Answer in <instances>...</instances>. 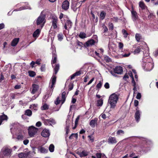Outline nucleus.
Instances as JSON below:
<instances>
[{
	"mask_svg": "<svg viewBox=\"0 0 158 158\" xmlns=\"http://www.w3.org/2000/svg\"><path fill=\"white\" fill-rule=\"evenodd\" d=\"M27 9H31V8L29 6H24L20 7L18 9H16L14 11H21V10H23Z\"/></svg>",
	"mask_w": 158,
	"mask_h": 158,
	"instance_id": "nucleus-21",
	"label": "nucleus"
},
{
	"mask_svg": "<svg viewBox=\"0 0 158 158\" xmlns=\"http://www.w3.org/2000/svg\"><path fill=\"white\" fill-rule=\"evenodd\" d=\"M24 135L22 133H20L18 134L17 135V139L18 140H22L23 139Z\"/></svg>",
	"mask_w": 158,
	"mask_h": 158,
	"instance_id": "nucleus-28",
	"label": "nucleus"
},
{
	"mask_svg": "<svg viewBox=\"0 0 158 158\" xmlns=\"http://www.w3.org/2000/svg\"><path fill=\"white\" fill-rule=\"evenodd\" d=\"M49 107V106L47 104H44L41 107V108L42 110H45L48 109Z\"/></svg>",
	"mask_w": 158,
	"mask_h": 158,
	"instance_id": "nucleus-32",
	"label": "nucleus"
},
{
	"mask_svg": "<svg viewBox=\"0 0 158 158\" xmlns=\"http://www.w3.org/2000/svg\"><path fill=\"white\" fill-rule=\"evenodd\" d=\"M50 133L48 129H44L41 132V135L44 137H48L49 136Z\"/></svg>",
	"mask_w": 158,
	"mask_h": 158,
	"instance_id": "nucleus-14",
	"label": "nucleus"
},
{
	"mask_svg": "<svg viewBox=\"0 0 158 158\" xmlns=\"http://www.w3.org/2000/svg\"><path fill=\"white\" fill-rule=\"evenodd\" d=\"M39 88V86L38 85L35 84H33L31 93L33 94H34L38 90Z\"/></svg>",
	"mask_w": 158,
	"mask_h": 158,
	"instance_id": "nucleus-17",
	"label": "nucleus"
},
{
	"mask_svg": "<svg viewBox=\"0 0 158 158\" xmlns=\"http://www.w3.org/2000/svg\"><path fill=\"white\" fill-rule=\"evenodd\" d=\"M97 118H95L94 119L91 120L89 123V125L90 126L93 127H95L96 124H97Z\"/></svg>",
	"mask_w": 158,
	"mask_h": 158,
	"instance_id": "nucleus-20",
	"label": "nucleus"
},
{
	"mask_svg": "<svg viewBox=\"0 0 158 158\" xmlns=\"http://www.w3.org/2000/svg\"><path fill=\"white\" fill-rule=\"evenodd\" d=\"M88 137L89 138V140L91 142H92L94 141V137L92 135H88Z\"/></svg>",
	"mask_w": 158,
	"mask_h": 158,
	"instance_id": "nucleus-48",
	"label": "nucleus"
},
{
	"mask_svg": "<svg viewBox=\"0 0 158 158\" xmlns=\"http://www.w3.org/2000/svg\"><path fill=\"white\" fill-rule=\"evenodd\" d=\"M57 18L56 16H53L52 17V28L53 27V28L56 29L57 28Z\"/></svg>",
	"mask_w": 158,
	"mask_h": 158,
	"instance_id": "nucleus-9",
	"label": "nucleus"
},
{
	"mask_svg": "<svg viewBox=\"0 0 158 158\" xmlns=\"http://www.w3.org/2000/svg\"><path fill=\"white\" fill-rule=\"evenodd\" d=\"M146 63L145 65L144 69L148 71L151 70L154 67V63L152 58L148 57L147 58Z\"/></svg>",
	"mask_w": 158,
	"mask_h": 158,
	"instance_id": "nucleus-3",
	"label": "nucleus"
},
{
	"mask_svg": "<svg viewBox=\"0 0 158 158\" xmlns=\"http://www.w3.org/2000/svg\"><path fill=\"white\" fill-rule=\"evenodd\" d=\"M25 114L28 116H31L32 114V111L30 110H27L25 111Z\"/></svg>",
	"mask_w": 158,
	"mask_h": 158,
	"instance_id": "nucleus-42",
	"label": "nucleus"
},
{
	"mask_svg": "<svg viewBox=\"0 0 158 158\" xmlns=\"http://www.w3.org/2000/svg\"><path fill=\"white\" fill-rule=\"evenodd\" d=\"M12 150L8 148H3L0 154V158H9L10 155Z\"/></svg>",
	"mask_w": 158,
	"mask_h": 158,
	"instance_id": "nucleus-2",
	"label": "nucleus"
},
{
	"mask_svg": "<svg viewBox=\"0 0 158 158\" xmlns=\"http://www.w3.org/2000/svg\"><path fill=\"white\" fill-rule=\"evenodd\" d=\"M44 123L45 125H48L49 124V119H44Z\"/></svg>",
	"mask_w": 158,
	"mask_h": 158,
	"instance_id": "nucleus-53",
	"label": "nucleus"
},
{
	"mask_svg": "<svg viewBox=\"0 0 158 158\" xmlns=\"http://www.w3.org/2000/svg\"><path fill=\"white\" fill-rule=\"evenodd\" d=\"M37 106L38 105L36 104H32L30 106V108L32 110H33L35 111H36L38 109Z\"/></svg>",
	"mask_w": 158,
	"mask_h": 158,
	"instance_id": "nucleus-30",
	"label": "nucleus"
},
{
	"mask_svg": "<svg viewBox=\"0 0 158 158\" xmlns=\"http://www.w3.org/2000/svg\"><path fill=\"white\" fill-rule=\"evenodd\" d=\"M116 48V45L115 44H113L110 47V49H112L115 52V48Z\"/></svg>",
	"mask_w": 158,
	"mask_h": 158,
	"instance_id": "nucleus-49",
	"label": "nucleus"
},
{
	"mask_svg": "<svg viewBox=\"0 0 158 158\" xmlns=\"http://www.w3.org/2000/svg\"><path fill=\"white\" fill-rule=\"evenodd\" d=\"M104 59L105 60L106 62H109L111 61V59L107 56H105L104 57Z\"/></svg>",
	"mask_w": 158,
	"mask_h": 158,
	"instance_id": "nucleus-47",
	"label": "nucleus"
},
{
	"mask_svg": "<svg viewBox=\"0 0 158 158\" xmlns=\"http://www.w3.org/2000/svg\"><path fill=\"white\" fill-rule=\"evenodd\" d=\"M60 102V100L59 99V98L58 97L56 99V100L55 102V104L57 105Z\"/></svg>",
	"mask_w": 158,
	"mask_h": 158,
	"instance_id": "nucleus-60",
	"label": "nucleus"
},
{
	"mask_svg": "<svg viewBox=\"0 0 158 158\" xmlns=\"http://www.w3.org/2000/svg\"><path fill=\"white\" fill-rule=\"evenodd\" d=\"M123 72L122 68L121 66H117L113 70L110 71L111 74L115 77H117V74H121Z\"/></svg>",
	"mask_w": 158,
	"mask_h": 158,
	"instance_id": "nucleus-4",
	"label": "nucleus"
},
{
	"mask_svg": "<svg viewBox=\"0 0 158 158\" xmlns=\"http://www.w3.org/2000/svg\"><path fill=\"white\" fill-rule=\"evenodd\" d=\"M52 48L53 50H54V51L52 52V58L53 60H52V67H54V64L56 62L57 60V56L55 54V50L54 49V47L53 46H52Z\"/></svg>",
	"mask_w": 158,
	"mask_h": 158,
	"instance_id": "nucleus-8",
	"label": "nucleus"
},
{
	"mask_svg": "<svg viewBox=\"0 0 158 158\" xmlns=\"http://www.w3.org/2000/svg\"><path fill=\"white\" fill-rule=\"evenodd\" d=\"M49 123L50 125H52L55 124L56 123V122L54 120L50 118L49 119Z\"/></svg>",
	"mask_w": 158,
	"mask_h": 158,
	"instance_id": "nucleus-38",
	"label": "nucleus"
},
{
	"mask_svg": "<svg viewBox=\"0 0 158 158\" xmlns=\"http://www.w3.org/2000/svg\"><path fill=\"white\" fill-rule=\"evenodd\" d=\"M69 3L68 1L65 0L64 1L62 5V9L64 10H68L69 8Z\"/></svg>",
	"mask_w": 158,
	"mask_h": 158,
	"instance_id": "nucleus-12",
	"label": "nucleus"
},
{
	"mask_svg": "<svg viewBox=\"0 0 158 158\" xmlns=\"http://www.w3.org/2000/svg\"><path fill=\"white\" fill-rule=\"evenodd\" d=\"M102 85V83L101 81H100L99 82L97 85L96 87L98 88H100L101 87Z\"/></svg>",
	"mask_w": 158,
	"mask_h": 158,
	"instance_id": "nucleus-56",
	"label": "nucleus"
},
{
	"mask_svg": "<svg viewBox=\"0 0 158 158\" xmlns=\"http://www.w3.org/2000/svg\"><path fill=\"white\" fill-rule=\"evenodd\" d=\"M79 36L80 38L83 39L86 37V35L85 33L81 32L80 33Z\"/></svg>",
	"mask_w": 158,
	"mask_h": 158,
	"instance_id": "nucleus-37",
	"label": "nucleus"
},
{
	"mask_svg": "<svg viewBox=\"0 0 158 158\" xmlns=\"http://www.w3.org/2000/svg\"><path fill=\"white\" fill-rule=\"evenodd\" d=\"M81 70L79 71L74 73L76 76L80 75L81 73Z\"/></svg>",
	"mask_w": 158,
	"mask_h": 158,
	"instance_id": "nucleus-57",
	"label": "nucleus"
},
{
	"mask_svg": "<svg viewBox=\"0 0 158 158\" xmlns=\"http://www.w3.org/2000/svg\"><path fill=\"white\" fill-rule=\"evenodd\" d=\"M56 77L54 75V74H53L52 76V77L51 79V85H50V88L53 89L54 87V85L55 84V83L56 82Z\"/></svg>",
	"mask_w": 158,
	"mask_h": 158,
	"instance_id": "nucleus-15",
	"label": "nucleus"
},
{
	"mask_svg": "<svg viewBox=\"0 0 158 158\" xmlns=\"http://www.w3.org/2000/svg\"><path fill=\"white\" fill-rule=\"evenodd\" d=\"M28 73H29V76L31 77H34L36 75L35 72L31 71H29L28 72Z\"/></svg>",
	"mask_w": 158,
	"mask_h": 158,
	"instance_id": "nucleus-35",
	"label": "nucleus"
},
{
	"mask_svg": "<svg viewBox=\"0 0 158 158\" xmlns=\"http://www.w3.org/2000/svg\"><path fill=\"white\" fill-rule=\"evenodd\" d=\"M54 70L55 72V74H56L58 72L60 67V65L59 64H54Z\"/></svg>",
	"mask_w": 158,
	"mask_h": 158,
	"instance_id": "nucleus-24",
	"label": "nucleus"
},
{
	"mask_svg": "<svg viewBox=\"0 0 158 158\" xmlns=\"http://www.w3.org/2000/svg\"><path fill=\"white\" fill-rule=\"evenodd\" d=\"M141 97V93H138L136 96V98L138 99H140Z\"/></svg>",
	"mask_w": 158,
	"mask_h": 158,
	"instance_id": "nucleus-55",
	"label": "nucleus"
},
{
	"mask_svg": "<svg viewBox=\"0 0 158 158\" xmlns=\"http://www.w3.org/2000/svg\"><path fill=\"white\" fill-rule=\"evenodd\" d=\"M97 102L98 106H101L103 104V101L101 99H100L97 101Z\"/></svg>",
	"mask_w": 158,
	"mask_h": 158,
	"instance_id": "nucleus-46",
	"label": "nucleus"
},
{
	"mask_svg": "<svg viewBox=\"0 0 158 158\" xmlns=\"http://www.w3.org/2000/svg\"><path fill=\"white\" fill-rule=\"evenodd\" d=\"M40 30L39 29H37L33 33V36L34 37H38L40 33Z\"/></svg>",
	"mask_w": 158,
	"mask_h": 158,
	"instance_id": "nucleus-27",
	"label": "nucleus"
},
{
	"mask_svg": "<svg viewBox=\"0 0 158 158\" xmlns=\"http://www.w3.org/2000/svg\"><path fill=\"white\" fill-rule=\"evenodd\" d=\"M118 46L120 49H122L123 47V44L121 42L118 43Z\"/></svg>",
	"mask_w": 158,
	"mask_h": 158,
	"instance_id": "nucleus-51",
	"label": "nucleus"
},
{
	"mask_svg": "<svg viewBox=\"0 0 158 158\" xmlns=\"http://www.w3.org/2000/svg\"><path fill=\"white\" fill-rule=\"evenodd\" d=\"M39 151L42 153H45L48 152V150L42 146H39L38 148Z\"/></svg>",
	"mask_w": 158,
	"mask_h": 158,
	"instance_id": "nucleus-18",
	"label": "nucleus"
},
{
	"mask_svg": "<svg viewBox=\"0 0 158 158\" xmlns=\"http://www.w3.org/2000/svg\"><path fill=\"white\" fill-rule=\"evenodd\" d=\"M119 95L115 93H113L110 96L108 103L110 105L111 108L114 109L115 107Z\"/></svg>",
	"mask_w": 158,
	"mask_h": 158,
	"instance_id": "nucleus-1",
	"label": "nucleus"
},
{
	"mask_svg": "<svg viewBox=\"0 0 158 158\" xmlns=\"http://www.w3.org/2000/svg\"><path fill=\"white\" fill-rule=\"evenodd\" d=\"M139 7H140L142 9H144L146 7L142 1H140L139 2Z\"/></svg>",
	"mask_w": 158,
	"mask_h": 158,
	"instance_id": "nucleus-34",
	"label": "nucleus"
},
{
	"mask_svg": "<svg viewBox=\"0 0 158 158\" xmlns=\"http://www.w3.org/2000/svg\"><path fill=\"white\" fill-rule=\"evenodd\" d=\"M102 154L101 153H98L96 154L97 158H101L102 157Z\"/></svg>",
	"mask_w": 158,
	"mask_h": 158,
	"instance_id": "nucleus-61",
	"label": "nucleus"
},
{
	"mask_svg": "<svg viewBox=\"0 0 158 158\" xmlns=\"http://www.w3.org/2000/svg\"><path fill=\"white\" fill-rule=\"evenodd\" d=\"M74 136L75 138H77V134H72L71 135L69 136V138L70 139L72 138V137Z\"/></svg>",
	"mask_w": 158,
	"mask_h": 158,
	"instance_id": "nucleus-54",
	"label": "nucleus"
},
{
	"mask_svg": "<svg viewBox=\"0 0 158 158\" xmlns=\"http://www.w3.org/2000/svg\"><path fill=\"white\" fill-rule=\"evenodd\" d=\"M131 54L130 53H129L127 54H122V57H126L129 56Z\"/></svg>",
	"mask_w": 158,
	"mask_h": 158,
	"instance_id": "nucleus-63",
	"label": "nucleus"
},
{
	"mask_svg": "<svg viewBox=\"0 0 158 158\" xmlns=\"http://www.w3.org/2000/svg\"><path fill=\"white\" fill-rule=\"evenodd\" d=\"M81 2H74L72 4V8L74 11H76L77 9L81 6Z\"/></svg>",
	"mask_w": 158,
	"mask_h": 158,
	"instance_id": "nucleus-11",
	"label": "nucleus"
},
{
	"mask_svg": "<svg viewBox=\"0 0 158 158\" xmlns=\"http://www.w3.org/2000/svg\"><path fill=\"white\" fill-rule=\"evenodd\" d=\"M109 27L110 29L113 30V25L112 23H109L108 24Z\"/></svg>",
	"mask_w": 158,
	"mask_h": 158,
	"instance_id": "nucleus-58",
	"label": "nucleus"
},
{
	"mask_svg": "<svg viewBox=\"0 0 158 158\" xmlns=\"http://www.w3.org/2000/svg\"><path fill=\"white\" fill-rule=\"evenodd\" d=\"M154 55L155 57H156L158 56V49L155 51V52L154 53Z\"/></svg>",
	"mask_w": 158,
	"mask_h": 158,
	"instance_id": "nucleus-64",
	"label": "nucleus"
},
{
	"mask_svg": "<svg viewBox=\"0 0 158 158\" xmlns=\"http://www.w3.org/2000/svg\"><path fill=\"white\" fill-rule=\"evenodd\" d=\"M38 129L34 127H30L28 129V132L29 136L31 137L34 136L36 133Z\"/></svg>",
	"mask_w": 158,
	"mask_h": 158,
	"instance_id": "nucleus-5",
	"label": "nucleus"
},
{
	"mask_svg": "<svg viewBox=\"0 0 158 158\" xmlns=\"http://www.w3.org/2000/svg\"><path fill=\"white\" fill-rule=\"evenodd\" d=\"M132 72L133 73L134 75L135 76V81H137L138 80V76L136 74V72L135 70L134 69H132Z\"/></svg>",
	"mask_w": 158,
	"mask_h": 158,
	"instance_id": "nucleus-40",
	"label": "nucleus"
},
{
	"mask_svg": "<svg viewBox=\"0 0 158 158\" xmlns=\"http://www.w3.org/2000/svg\"><path fill=\"white\" fill-rule=\"evenodd\" d=\"M122 32L123 35H124V37L125 38H127L128 35V34L127 33V31L124 29H123L122 30Z\"/></svg>",
	"mask_w": 158,
	"mask_h": 158,
	"instance_id": "nucleus-43",
	"label": "nucleus"
},
{
	"mask_svg": "<svg viewBox=\"0 0 158 158\" xmlns=\"http://www.w3.org/2000/svg\"><path fill=\"white\" fill-rule=\"evenodd\" d=\"M138 109V107H137L136 109V112L135 113V119L137 122H138L139 120L140 116L141 113V111L139 110Z\"/></svg>",
	"mask_w": 158,
	"mask_h": 158,
	"instance_id": "nucleus-10",
	"label": "nucleus"
},
{
	"mask_svg": "<svg viewBox=\"0 0 158 158\" xmlns=\"http://www.w3.org/2000/svg\"><path fill=\"white\" fill-rule=\"evenodd\" d=\"M128 78V75L127 73L125 74V75H124L123 77V79L124 80L126 81L127 80Z\"/></svg>",
	"mask_w": 158,
	"mask_h": 158,
	"instance_id": "nucleus-59",
	"label": "nucleus"
},
{
	"mask_svg": "<svg viewBox=\"0 0 158 158\" xmlns=\"http://www.w3.org/2000/svg\"><path fill=\"white\" fill-rule=\"evenodd\" d=\"M54 146L52 144L50 145L49 148V150L51 152H54Z\"/></svg>",
	"mask_w": 158,
	"mask_h": 158,
	"instance_id": "nucleus-39",
	"label": "nucleus"
},
{
	"mask_svg": "<svg viewBox=\"0 0 158 158\" xmlns=\"http://www.w3.org/2000/svg\"><path fill=\"white\" fill-rule=\"evenodd\" d=\"M72 25V23L69 20H68L65 23L64 27L66 30H68V29L71 28Z\"/></svg>",
	"mask_w": 158,
	"mask_h": 158,
	"instance_id": "nucleus-13",
	"label": "nucleus"
},
{
	"mask_svg": "<svg viewBox=\"0 0 158 158\" xmlns=\"http://www.w3.org/2000/svg\"><path fill=\"white\" fill-rule=\"evenodd\" d=\"M148 55H149V54H148V53H145L144 54L143 58V61L145 62V61L146 59H145V57H146L148 56Z\"/></svg>",
	"mask_w": 158,
	"mask_h": 158,
	"instance_id": "nucleus-62",
	"label": "nucleus"
},
{
	"mask_svg": "<svg viewBox=\"0 0 158 158\" xmlns=\"http://www.w3.org/2000/svg\"><path fill=\"white\" fill-rule=\"evenodd\" d=\"M132 15V18L133 20L134 21H135L138 18L137 12L134 10H132L131 11Z\"/></svg>",
	"mask_w": 158,
	"mask_h": 158,
	"instance_id": "nucleus-16",
	"label": "nucleus"
},
{
	"mask_svg": "<svg viewBox=\"0 0 158 158\" xmlns=\"http://www.w3.org/2000/svg\"><path fill=\"white\" fill-rule=\"evenodd\" d=\"M95 42L94 40L91 39L89 40L85 43V45L86 46H90L94 44Z\"/></svg>",
	"mask_w": 158,
	"mask_h": 158,
	"instance_id": "nucleus-22",
	"label": "nucleus"
},
{
	"mask_svg": "<svg viewBox=\"0 0 158 158\" xmlns=\"http://www.w3.org/2000/svg\"><path fill=\"white\" fill-rule=\"evenodd\" d=\"M124 132L123 131L121 130H119L117 131L116 134L118 135H121L124 134Z\"/></svg>",
	"mask_w": 158,
	"mask_h": 158,
	"instance_id": "nucleus-36",
	"label": "nucleus"
},
{
	"mask_svg": "<svg viewBox=\"0 0 158 158\" xmlns=\"http://www.w3.org/2000/svg\"><path fill=\"white\" fill-rule=\"evenodd\" d=\"M0 117H1V120L2 122L3 120H7L8 119L7 116L5 114L0 116Z\"/></svg>",
	"mask_w": 158,
	"mask_h": 158,
	"instance_id": "nucleus-41",
	"label": "nucleus"
},
{
	"mask_svg": "<svg viewBox=\"0 0 158 158\" xmlns=\"http://www.w3.org/2000/svg\"><path fill=\"white\" fill-rule=\"evenodd\" d=\"M19 41V38H15L11 42V45L13 46H15L16 45Z\"/></svg>",
	"mask_w": 158,
	"mask_h": 158,
	"instance_id": "nucleus-23",
	"label": "nucleus"
},
{
	"mask_svg": "<svg viewBox=\"0 0 158 158\" xmlns=\"http://www.w3.org/2000/svg\"><path fill=\"white\" fill-rule=\"evenodd\" d=\"M65 94H66V93L65 92H63L62 93V100H61L62 104H63L64 103V102L65 100V99L66 98Z\"/></svg>",
	"mask_w": 158,
	"mask_h": 158,
	"instance_id": "nucleus-31",
	"label": "nucleus"
},
{
	"mask_svg": "<svg viewBox=\"0 0 158 158\" xmlns=\"http://www.w3.org/2000/svg\"><path fill=\"white\" fill-rule=\"evenodd\" d=\"M78 154L81 157L85 156H86L88 154V153L87 152L85 151H83L81 152L78 153Z\"/></svg>",
	"mask_w": 158,
	"mask_h": 158,
	"instance_id": "nucleus-29",
	"label": "nucleus"
},
{
	"mask_svg": "<svg viewBox=\"0 0 158 158\" xmlns=\"http://www.w3.org/2000/svg\"><path fill=\"white\" fill-rule=\"evenodd\" d=\"M141 49H143L141 46L138 47L134 51L133 53L134 54L139 53Z\"/></svg>",
	"mask_w": 158,
	"mask_h": 158,
	"instance_id": "nucleus-26",
	"label": "nucleus"
},
{
	"mask_svg": "<svg viewBox=\"0 0 158 158\" xmlns=\"http://www.w3.org/2000/svg\"><path fill=\"white\" fill-rule=\"evenodd\" d=\"M28 155L27 153L21 152L18 155V156L20 158H25Z\"/></svg>",
	"mask_w": 158,
	"mask_h": 158,
	"instance_id": "nucleus-25",
	"label": "nucleus"
},
{
	"mask_svg": "<svg viewBox=\"0 0 158 158\" xmlns=\"http://www.w3.org/2000/svg\"><path fill=\"white\" fill-rule=\"evenodd\" d=\"M106 15V13L104 11H102L101 12L100 15V19L101 20H103Z\"/></svg>",
	"mask_w": 158,
	"mask_h": 158,
	"instance_id": "nucleus-33",
	"label": "nucleus"
},
{
	"mask_svg": "<svg viewBox=\"0 0 158 158\" xmlns=\"http://www.w3.org/2000/svg\"><path fill=\"white\" fill-rule=\"evenodd\" d=\"M128 75L131 77L132 79V83L133 85L134 86L133 90H134V93H135L136 91V87H137V85H136V82L135 81V80L133 76L134 75L133 73H132V72L131 71H129L128 72Z\"/></svg>",
	"mask_w": 158,
	"mask_h": 158,
	"instance_id": "nucleus-7",
	"label": "nucleus"
},
{
	"mask_svg": "<svg viewBox=\"0 0 158 158\" xmlns=\"http://www.w3.org/2000/svg\"><path fill=\"white\" fill-rule=\"evenodd\" d=\"M65 130L66 131V134H68L69 131V125H67L66 126Z\"/></svg>",
	"mask_w": 158,
	"mask_h": 158,
	"instance_id": "nucleus-52",
	"label": "nucleus"
},
{
	"mask_svg": "<svg viewBox=\"0 0 158 158\" xmlns=\"http://www.w3.org/2000/svg\"><path fill=\"white\" fill-rule=\"evenodd\" d=\"M57 36L58 40L60 41H61L63 39V35L62 33L59 34Z\"/></svg>",
	"mask_w": 158,
	"mask_h": 158,
	"instance_id": "nucleus-45",
	"label": "nucleus"
},
{
	"mask_svg": "<svg viewBox=\"0 0 158 158\" xmlns=\"http://www.w3.org/2000/svg\"><path fill=\"white\" fill-rule=\"evenodd\" d=\"M108 142L111 144H114L117 143V141L115 138L110 136L108 139Z\"/></svg>",
	"mask_w": 158,
	"mask_h": 158,
	"instance_id": "nucleus-19",
	"label": "nucleus"
},
{
	"mask_svg": "<svg viewBox=\"0 0 158 158\" xmlns=\"http://www.w3.org/2000/svg\"><path fill=\"white\" fill-rule=\"evenodd\" d=\"M135 37L137 41L138 42L141 39V36L139 34L137 33L135 35Z\"/></svg>",
	"mask_w": 158,
	"mask_h": 158,
	"instance_id": "nucleus-44",
	"label": "nucleus"
},
{
	"mask_svg": "<svg viewBox=\"0 0 158 158\" xmlns=\"http://www.w3.org/2000/svg\"><path fill=\"white\" fill-rule=\"evenodd\" d=\"M45 16L44 15L41 14L37 19V25H38L40 24H42L43 25L41 27H42L45 22Z\"/></svg>",
	"mask_w": 158,
	"mask_h": 158,
	"instance_id": "nucleus-6",
	"label": "nucleus"
},
{
	"mask_svg": "<svg viewBox=\"0 0 158 158\" xmlns=\"http://www.w3.org/2000/svg\"><path fill=\"white\" fill-rule=\"evenodd\" d=\"M79 119V117H77L76 118L75 121V127H74L73 128V129H75V128L76 127L77 124V123H78V121Z\"/></svg>",
	"mask_w": 158,
	"mask_h": 158,
	"instance_id": "nucleus-50",
	"label": "nucleus"
}]
</instances>
